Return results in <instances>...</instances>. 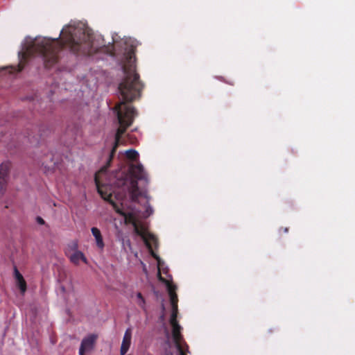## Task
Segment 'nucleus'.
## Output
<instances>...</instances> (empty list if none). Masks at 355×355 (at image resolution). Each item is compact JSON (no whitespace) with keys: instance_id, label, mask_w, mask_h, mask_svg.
<instances>
[{"instance_id":"9b49d317","label":"nucleus","mask_w":355,"mask_h":355,"mask_svg":"<svg viewBox=\"0 0 355 355\" xmlns=\"http://www.w3.org/2000/svg\"><path fill=\"white\" fill-rule=\"evenodd\" d=\"M92 235L95 237L96 245L98 248L103 249L105 246L101 231L97 227L91 229Z\"/></svg>"},{"instance_id":"9d476101","label":"nucleus","mask_w":355,"mask_h":355,"mask_svg":"<svg viewBox=\"0 0 355 355\" xmlns=\"http://www.w3.org/2000/svg\"><path fill=\"white\" fill-rule=\"evenodd\" d=\"M69 261L74 265L78 266L80 263V261H82L85 263H87V259L85 254L81 252H76L75 253H73L70 254L68 257Z\"/></svg>"},{"instance_id":"aec40b11","label":"nucleus","mask_w":355,"mask_h":355,"mask_svg":"<svg viewBox=\"0 0 355 355\" xmlns=\"http://www.w3.org/2000/svg\"><path fill=\"white\" fill-rule=\"evenodd\" d=\"M40 162H41V164H42V166H45V167L46 166V162H45L44 160L41 159Z\"/></svg>"},{"instance_id":"423d86ee","label":"nucleus","mask_w":355,"mask_h":355,"mask_svg":"<svg viewBox=\"0 0 355 355\" xmlns=\"http://www.w3.org/2000/svg\"><path fill=\"white\" fill-rule=\"evenodd\" d=\"M159 280L162 282H164L166 285L168 293L170 297V302L172 306V313L171 314L178 315V295L176 294V286L171 284L168 281L166 280L165 279L162 278L161 275L159 274Z\"/></svg>"},{"instance_id":"f03ea898","label":"nucleus","mask_w":355,"mask_h":355,"mask_svg":"<svg viewBox=\"0 0 355 355\" xmlns=\"http://www.w3.org/2000/svg\"><path fill=\"white\" fill-rule=\"evenodd\" d=\"M133 57L134 53L132 51L128 52L127 63L122 67L124 77L118 87L122 101L115 106L119 127L116 130L114 144L109 155L107 164L95 174V182L96 177L98 176L101 182L100 175L106 173L119 145L121 137L125 132L127 128L132 125L134 118L137 115L135 108L127 104V103H131L140 98L141 92L144 88V85L139 80V75L136 72L135 65L132 62Z\"/></svg>"},{"instance_id":"6e6552de","label":"nucleus","mask_w":355,"mask_h":355,"mask_svg":"<svg viewBox=\"0 0 355 355\" xmlns=\"http://www.w3.org/2000/svg\"><path fill=\"white\" fill-rule=\"evenodd\" d=\"M10 168V163L3 162L0 165V193L2 194L6 190L7 178Z\"/></svg>"},{"instance_id":"4be33fe9","label":"nucleus","mask_w":355,"mask_h":355,"mask_svg":"<svg viewBox=\"0 0 355 355\" xmlns=\"http://www.w3.org/2000/svg\"><path fill=\"white\" fill-rule=\"evenodd\" d=\"M75 129H76L75 130H72L73 131V135L76 134V132L78 131V129L76 128Z\"/></svg>"},{"instance_id":"ddd939ff","label":"nucleus","mask_w":355,"mask_h":355,"mask_svg":"<svg viewBox=\"0 0 355 355\" xmlns=\"http://www.w3.org/2000/svg\"><path fill=\"white\" fill-rule=\"evenodd\" d=\"M126 157L132 161L137 160L139 157L138 153L133 149L128 150L125 153Z\"/></svg>"},{"instance_id":"20e7f679","label":"nucleus","mask_w":355,"mask_h":355,"mask_svg":"<svg viewBox=\"0 0 355 355\" xmlns=\"http://www.w3.org/2000/svg\"><path fill=\"white\" fill-rule=\"evenodd\" d=\"M138 181L144 182L145 184L148 183L147 173L141 164H131L129 167L128 173L121 178L117 179L115 184L127 191L131 200L136 202L140 196L146 197V193L145 189L139 188Z\"/></svg>"},{"instance_id":"f3484780","label":"nucleus","mask_w":355,"mask_h":355,"mask_svg":"<svg viewBox=\"0 0 355 355\" xmlns=\"http://www.w3.org/2000/svg\"><path fill=\"white\" fill-rule=\"evenodd\" d=\"M153 212V209H152V207L148 205L146 209V211H145V213H144V216L145 217H148L149 216H150Z\"/></svg>"},{"instance_id":"4468645a","label":"nucleus","mask_w":355,"mask_h":355,"mask_svg":"<svg viewBox=\"0 0 355 355\" xmlns=\"http://www.w3.org/2000/svg\"><path fill=\"white\" fill-rule=\"evenodd\" d=\"M137 297L138 299L137 300V304L144 310L146 311V300L144 297H143L142 294L141 293H137Z\"/></svg>"},{"instance_id":"7ed1b4c3","label":"nucleus","mask_w":355,"mask_h":355,"mask_svg":"<svg viewBox=\"0 0 355 355\" xmlns=\"http://www.w3.org/2000/svg\"><path fill=\"white\" fill-rule=\"evenodd\" d=\"M96 186L98 193L100 194L101 198L108 202L117 214L124 216L125 219L128 220L129 222L132 224L135 232L143 239L152 256L155 259H158L159 257L153 251L151 245L149 242V241H150L155 243H157V238L153 234L146 232L145 227L143 225H139L138 223L132 213L127 214L123 211V209L112 199L110 186L101 184L98 180V176L96 177Z\"/></svg>"},{"instance_id":"2eb2a0df","label":"nucleus","mask_w":355,"mask_h":355,"mask_svg":"<svg viewBox=\"0 0 355 355\" xmlns=\"http://www.w3.org/2000/svg\"><path fill=\"white\" fill-rule=\"evenodd\" d=\"M16 283H17V286L20 289L21 293L22 294H24L26 292V288H27L26 282L25 279L23 278L22 279L17 282Z\"/></svg>"},{"instance_id":"1a4fd4ad","label":"nucleus","mask_w":355,"mask_h":355,"mask_svg":"<svg viewBox=\"0 0 355 355\" xmlns=\"http://www.w3.org/2000/svg\"><path fill=\"white\" fill-rule=\"evenodd\" d=\"M131 338H132V330L130 328H128L126 329V331L124 334V336H123V341H122L121 349H120L121 355H125L127 353V352L128 351L130 346V343H131Z\"/></svg>"},{"instance_id":"b1692460","label":"nucleus","mask_w":355,"mask_h":355,"mask_svg":"<svg viewBox=\"0 0 355 355\" xmlns=\"http://www.w3.org/2000/svg\"><path fill=\"white\" fill-rule=\"evenodd\" d=\"M50 159L52 161V156H51V155H50Z\"/></svg>"},{"instance_id":"5701e85b","label":"nucleus","mask_w":355,"mask_h":355,"mask_svg":"<svg viewBox=\"0 0 355 355\" xmlns=\"http://www.w3.org/2000/svg\"><path fill=\"white\" fill-rule=\"evenodd\" d=\"M166 343V344H168V346H170L171 344H170V342L168 340H167Z\"/></svg>"},{"instance_id":"f8f14e48","label":"nucleus","mask_w":355,"mask_h":355,"mask_svg":"<svg viewBox=\"0 0 355 355\" xmlns=\"http://www.w3.org/2000/svg\"><path fill=\"white\" fill-rule=\"evenodd\" d=\"M78 251V241L74 240L67 244L64 250V253L65 255L68 257L70 254Z\"/></svg>"},{"instance_id":"0eeeda50","label":"nucleus","mask_w":355,"mask_h":355,"mask_svg":"<svg viewBox=\"0 0 355 355\" xmlns=\"http://www.w3.org/2000/svg\"><path fill=\"white\" fill-rule=\"evenodd\" d=\"M96 339L97 336L94 334H90L84 338L79 349V355H85L86 352L92 350L94 347Z\"/></svg>"},{"instance_id":"a211bd4d","label":"nucleus","mask_w":355,"mask_h":355,"mask_svg":"<svg viewBox=\"0 0 355 355\" xmlns=\"http://www.w3.org/2000/svg\"><path fill=\"white\" fill-rule=\"evenodd\" d=\"M36 220L40 225H44V223H45L44 220L42 218H41L40 216H37L36 218Z\"/></svg>"},{"instance_id":"6ab92c4d","label":"nucleus","mask_w":355,"mask_h":355,"mask_svg":"<svg viewBox=\"0 0 355 355\" xmlns=\"http://www.w3.org/2000/svg\"><path fill=\"white\" fill-rule=\"evenodd\" d=\"M279 232H283L284 233H287L288 232V227H281L279 229Z\"/></svg>"},{"instance_id":"dca6fc26","label":"nucleus","mask_w":355,"mask_h":355,"mask_svg":"<svg viewBox=\"0 0 355 355\" xmlns=\"http://www.w3.org/2000/svg\"><path fill=\"white\" fill-rule=\"evenodd\" d=\"M14 277L16 280V282L20 281L24 278L22 275L19 272L16 266L14 267Z\"/></svg>"},{"instance_id":"f257e3e1","label":"nucleus","mask_w":355,"mask_h":355,"mask_svg":"<svg viewBox=\"0 0 355 355\" xmlns=\"http://www.w3.org/2000/svg\"><path fill=\"white\" fill-rule=\"evenodd\" d=\"M64 48L75 54L90 55L94 51L93 36L81 28L66 26L58 38L35 39L25 45L18 53V64L12 68L16 72L21 71L28 59L35 55L42 57L46 68H51L58 62L59 53Z\"/></svg>"},{"instance_id":"39448f33","label":"nucleus","mask_w":355,"mask_h":355,"mask_svg":"<svg viewBox=\"0 0 355 355\" xmlns=\"http://www.w3.org/2000/svg\"><path fill=\"white\" fill-rule=\"evenodd\" d=\"M177 317L178 315H175V313L171 315L170 324L173 329V339L179 355H187L186 352L188 350V345L181 334L182 327L177 320Z\"/></svg>"},{"instance_id":"412c9836","label":"nucleus","mask_w":355,"mask_h":355,"mask_svg":"<svg viewBox=\"0 0 355 355\" xmlns=\"http://www.w3.org/2000/svg\"><path fill=\"white\" fill-rule=\"evenodd\" d=\"M166 355H173V353L171 351H166Z\"/></svg>"}]
</instances>
